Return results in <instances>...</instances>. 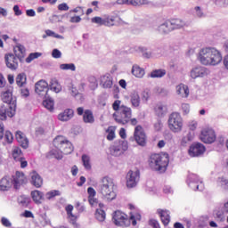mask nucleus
I'll return each mask as SVG.
<instances>
[{
	"label": "nucleus",
	"mask_w": 228,
	"mask_h": 228,
	"mask_svg": "<svg viewBox=\"0 0 228 228\" xmlns=\"http://www.w3.org/2000/svg\"><path fill=\"white\" fill-rule=\"evenodd\" d=\"M130 102L132 104V107H134V108L140 107V102H141L140 94H137L136 92H133L130 94Z\"/></svg>",
	"instance_id": "nucleus-34"
},
{
	"label": "nucleus",
	"mask_w": 228,
	"mask_h": 228,
	"mask_svg": "<svg viewBox=\"0 0 228 228\" xmlns=\"http://www.w3.org/2000/svg\"><path fill=\"white\" fill-rule=\"evenodd\" d=\"M13 11H14V12H15V16H20V15H22V12H21V10H20L19 5H14V6H13Z\"/></svg>",
	"instance_id": "nucleus-62"
},
{
	"label": "nucleus",
	"mask_w": 228,
	"mask_h": 228,
	"mask_svg": "<svg viewBox=\"0 0 228 228\" xmlns=\"http://www.w3.org/2000/svg\"><path fill=\"white\" fill-rule=\"evenodd\" d=\"M200 139L208 144H211L216 140V134L212 127L206 126L201 130Z\"/></svg>",
	"instance_id": "nucleus-8"
},
{
	"label": "nucleus",
	"mask_w": 228,
	"mask_h": 228,
	"mask_svg": "<svg viewBox=\"0 0 228 228\" xmlns=\"http://www.w3.org/2000/svg\"><path fill=\"white\" fill-rule=\"evenodd\" d=\"M199 59L200 63L205 66H217L222 62L223 56L216 48L205 47L200 50Z\"/></svg>",
	"instance_id": "nucleus-1"
},
{
	"label": "nucleus",
	"mask_w": 228,
	"mask_h": 228,
	"mask_svg": "<svg viewBox=\"0 0 228 228\" xmlns=\"http://www.w3.org/2000/svg\"><path fill=\"white\" fill-rule=\"evenodd\" d=\"M167 71L166 69H153L151 73V77L152 78H160L166 76Z\"/></svg>",
	"instance_id": "nucleus-42"
},
{
	"label": "nucleus",
	"mask_w": 228,
	"mask_h": 228,
	"mask_svg": "<svg viewBox=\"0 0 228 228\" xmlns=\"http://www.w3.org/2000/svg\"><path fill=\"white\" fill-rule=\"evenodd\" d=\"M100 86L104 89H110L113 86V77L110 73H105L100 77Z\"/></svg>",
	"instance_id": "nucleus-19"
},
{
	"label": "nucleus",
	"mask_w": 228,
	"mask_h": 228,
	"mask_svg": "<svg viewBox=\"0 0 228 228\" xmlns=\"http://www.w3.org/2000/svg\"><path fill=\"white\" fill-rule=\"evenodd\" d=\"M13 86H7L4 92L1 94V99L4 103H7L9 106H12V102H14L16 106V102L12 101V94H13Z\"/></svg>",
	"instance_id": "nucleus-16"
},
{
	"label": "nucleus",
	"mask_w": 228,
	"mask_h": 228,
	"mask_svg": "<svg viewBox=\"0 0 228 228\" xmlns=\"http://www.w3.org/2000/svg\"><path fill=\"white\" fill-rule=\"evenodd\" d=\"M12 188V182L7 177H3L0 181V191H7Z\"/></svg>",
	"instance_id": "nucleus-33"
},
{
	"label": "nucleus",
	"mask_w": 228,
	"mask_h": 228,
	"mask_svg": "<svg viewBox=\"0 0 228 228\" xmlns=\"http://www.w3.org/2000/svg\"><path fill=\"white\" fill-rule=\"evenodd\" d=\"M16 84L19 87H23L27 84V75L19 73L16 77Z\"/></svg>",
	"instance_id": "nucleus-38"
},
{
	"label": "nucleus",
	"mask_w": 228,
	"mask_h": 228,
	"mask_svg": "<svg viewBox=\"0 0 228 228\" xmlns=\"http://www.w3.org/2000/svg\"><path fill=\"white\" fill-rule=\"evenodd\" d=\"M74 117V110L71 109L65 110L62 113L59 114L60 121H68Z\"/></svg>",
	"instance_id": "nucleus-30"
},
{
	"label": "nucleus",
	"mask_w": 228,
	"mask_h": 228,
	"mask_svg": "<svg viewBox=\"0 0 228 228\" xmlns=\"http://www.w3.org/2000/svg\"><path fill=\"white\" fill-rule=\"evenodd\" d=\"M19 60L20 59L12 53H5L4 55L6 67L11 70H17L19 68Z\"/></svg>",
	"instance_id": "nucleus-14"
},
{
	"label": "nucleus",
	"mask_w": 228,
	"mask_h": 228,
	"mask_svg": "<svg viewBox=\"0 0 228 228\" xmlns=\"http://www.w3.org/2000/svg\"><path fill=\"white\" fill-rule=\"evenodd\" d=\"M42 55L41 53H31L28 57L26 58V61L30 63L33 60L39 58Z\"/></svg>",
	"instance_id": "nucleus-50"
},
{
	"label": "nucleus",
	"mask_w": 228,
	"mask_h": 228,
	"mask_svg": "<svg viewBox=\"0 0 228 228\" xmlns=\"http://www.w3.org/2000/svg\"><path fill=\"white\" fill-rule=\"evenodd\" d=\"M81 161H82L84 168L86 171H91L92 170L91 158L88 155L83 154L81 156Z\"/></svg>",
	"instance_id": "nucleus-35"
},
{
	"label": "nucleus",
	"mask_w": 228,
	"mask_h": 228,
	"mask_svg": "<svg viewBox=\"0 0 228 228\" xmlns=\"http://www.w3.org/2000/svg\"><path fill=\"white\" fill-rule=\"evenodd\" d=\"M60 12H68L69 10V6L66 3L60 4L57 7Z\"/></svg>",
	"instance_id": "nucleus-56"
},
{
	"label": "nucleus",
	"mask_w": 228,
	"mask_h": 228,
	"mask_svg": "<svg viewBox=\"0 0 228 228\" xmlns=\"http://www.w3.org/2000/svg\"><path fill=\"white\" fill-rule=\"evenodd\" d=\"M176 93L183 98H188L190 95L189 87L183 84H180L176 86Z\"/></svg>",
	"instance_id": "nucleus-28"
},
{
	"label": "nucleus",
	"mask_w": 228,
	"mask_h": 228,
	"mask_svg": "<svg viewBox=\"0 0 228 228\" xmlns=\"http://www.w3.org/2000/svg\"><path fill=\"white\" fill-rule=\"evenodd\" d=\"M12 158L15 159L16 162L20 164V167L22 169L26 168L28 167V161L23 157V153L19 147H14L12 150Z\"/></svg>",
	"instance_id": "nucleus-17"
},
{
	"label": "nucleus",
	"mask_w": 228,
	"mask_h": 228,
	"mask_svg": "<svg viewBox=\"0 0 228 228\" xmlns=\"http://www.w3.org/2000/svg\"><path fill=\"white\" fill-rule=\"evenodd\" d=\"M74 206L71 204H69L65 207V211L68 216V219L70 221L72 224H77V216L73 214Z\"/></svg>",
	"instance_id": "nucleus-25"
},
{
	"label": "nucleus",
	"mask_w": 228,
	"mask_h": 228,
	"mask_svg": "<svg viewBox=\"0 0 228 228\" xmlns=\"http://www.w3.org/2000/svg\"><path fill=\"white\" fill-rule=\"evenodd\" d=\"M204 152H206V147L200 142L193 143L189 149V155L191 158H199V156H202Z\"/></svg>",
	"instance_id": "nucleus-15"
},
{
	"label": "nucleus",
	"mask_w": 228,
	"mask_h": 228,
	"mask_svg": "<svg viewBox=\"0 0 228 228\" xmlns=\"http://www.w3.org/2000/svg\"><path fill=\"white\" fill-rule=\"evenodd\" d=\"M52 57L60 59L61 57V52L57 48L53 49V51H52Z\"/></svg>",
	"instance_id": "nucleus-57"
},
{
	"label": "nucleus",
	"mask_w": 228,
	"mask_h": 228,
	"mask_svg": "<svg viewBox=\"0 0 228 228\" xmlns=\"http://www.w3.org/2000/svg\"><path fill=\"white\" fill-rule=\"evenodd\" d=\"M77 114L83 116V122L86 124H93L95 122L94 112L91 110H85L83 107H78L77 109Z\"/></svg>",
	"instance_id": "nucleus-13"
},
{
	"label": "nucleus",
	"mask_w": 228,
	"mask_h": 228,
	"mask_svg": "<svg viewBox=\"0 0 228 228\" xmlns=\"http://www.w3.org/2000/svg\"><path fill=\"white\" fill-rule=\"evenodd\" d=\"M19 204L27 208L30 202V199L25 195H21L18 198Z\"/></svg>",
	"instance_id": "nucleus-47"
},
{
	"label": "nucleus",
	"mask_w": 228,
	"mask_h": 228,
	"mask_svg": "<svg viewBox=\"0 0 228 228\" xmlns=\"http://www.w3.org/2000/svg\"><path fill=\"white\" fill-rule=\"evenodd\" d=\"M151 168L159 173H165L169 164V157L166 153H152L149 159Z\"/></svg>",
	"instance_id": "nucleus-4"
},
{
	"label": "nucleus",
	"mask_w": 228,
	"mask_h": 228,
	"mask_svg": "<svg viewBox=\"0 0 228 228\" xmlns=\"http://www.w3.org/2000/svg\"><path fill=\"white\" fill-rule=\"evenodd\" d=\"M4 141L8 143H12L13 141V135L10 131H6L4 134Z\"/></svg>",
	"instance_id": "nucleus-52"
},
{
	"label": "nucleus",
	"mask_w": 228,
	"mask_h": 228,
	"mask_svg": "<svg viewBox=\"0 0 228 228\" xmlns=\"http://www.w3.org/2000/svg\"><path fill=\"white\" fill-rule=\"evenodd\" d=\"M182 110L184 114H188L190 112V105L188 103H183L182 105Z\"/></svg>",
	"instance_id": "nucleus-61"
},
{
	"label": "nucleus",
	"mask_w": 228,
	"mask_h": 228,
	"mask_svg": "<svg viewBox=\"0 0 228 228\" xmlns=\"http://www.w3.org/2000/svg\"><path fill=\"white\" fill-rule=\"evenodd\" d=\"M113 223L117 226L129 227V225L136 226L137 222L141 221L142 216L138 211H131L130 216L121 210H116L113 215Z\"/></svg>",
	"instance_id": "nucleus-2"
},
{
	"label": "nucleus",
	"mask_w": 228,
	"mask_h": 228,
	"mask_svg": "<svg viewBox=\"0 0 228 228\" xmlns=\"http://www.w3.org/2000/svg\"><path fill=\"white\" fill-rule=\"evenodd\" d=\"M170 23H171V25H172L173 30H175V29H180V28H183V27L186 26L185 21H183V20H181V19H172V20H170Z\"/></svg>",
	"instance_id": "nucleus-36"
},
{
	"label": "nucleus",
	"mask_w": 228,
	"mask_h": 228,
	"mask_svg": "<svg viewBox=\"0 0 228 228\" xmlns=\"http://www.w3.org/2000/svg\"><path fill=\"white\" fill-rule=\"evenodd\" d=\"M91 22L94 24H98L100 26H105V19L102 17L96 16L91 19Z\"/></svg>",
	"instance_id": "nucleus-49"
},
{
	"label": "nucleus",
	"mask_w": 228,
	"mask_h": 228,
	"mask_svg": "<svg viewBox=\"0 0 228 228\" xmlns=\"http://www.w3.org/2000/svg\"><path fill=\"white\" fill-rule=\"evenodd\" d=\"M53 146H55V149L58 151H61L62 154H71L74 151L72 142L62 135H57V137L53 139Z\"/></svg>",
	"instance_id": "nucleus-6"
},
{
	"label": "nucleus",
	"mask_w": 228,
	"mask_h": 228,
	"mask_svg": "<svg viewBox=\"0 0 228 228\" xmlns=\"http://www.w3.org/2000/svg\"><path fill=\"white\" fill-rule=\"evenodd\" d=\"M20 94L23 97H28L29 96V90L28 88H22L20 90Z\"/></svg>",
	"instance_id": "nucleus-63"
},
{
	"label": "nucleus",
	"mask_w": 228,
	"mask_h": 228,
	"mask_svg": "<svg viewBox=\"0 0 228 228\" xmlns=\"http://www.w3.org/2000/svg\"><path fill=\"white\" fill-rule=\"evenodd\" d=\"M190 180L191 181L189 183V185L191 189L194 191H202L203 183L197 175H191Z\"/></svg>",
	"instance_id": "nucleus-21"
},
{
	"label": "nucleus",
	"mask_w": 228,
	"mask_h": 228,
	"mask_svg": "<svg viewBox=\"0 0 228 228\" xmlns=\"http://www.w3.org/2000/svg\"><path fill=\"white\" fill-rule=\"evenodd\" d=\"M149 224L152 227V228H160V224L159 223L158 220L156 219H151L149 221Z\"/></svg>",
	"instance_id": "nucleus-58"
},
{
	"label": "nucleus",
	"mask_w": 228,
	"mask_h": 228,
	"mask_svg": "<svg viewBox=\"0 0 228 228\" xmlns=\"http://www.w3.org/2000/svg\"><path fill=\"white\" fill-rule=\"evenodd\" d=\"M121 103L122 102L118 100L113 102L112 109L116 111L113 113V118L118 124L125 126L131 120L133 110L126 105H121Z\"/></svg>",
	"instance_id": "nucleus-3"
},
{
	"label": "nucleus",
	"mask_w": 228,
	"mask_h": 228,
	"mask_svg": "<svg viewBox=\"0 0 228 228\" xmlns=\"http://www.w3.org/2000/svg\"><path fill=\"white\" fill-rule=\"evenodd\" d=\"M207 68H202L201 66H200L199 68H194V69H191V77L193 79H196L197 77H203L207 76Z\"/></svg>",
	"instance_id": "nucleus-26"
},
{
	"label": "nucleus",
	"mask_w": 228,
	"mask_h": 228,
	"mask_svg": "<svg viewBox=\"0 0 228 228\" xmlns=\"http://www.w3.org/2000/svg\"><path fill=\"white\" fill-rule=\"evenodd\" d=\"M219 183H221V186L224 190H228V180L227 179H224V177L219 178Z\"/></svg>",
	"instance_id": "nucleus-59"
},
{
	"label": "nucleus",
	"mask_w": 228,
	"mask_h": 228,
	"mask_svg": "<svg viewBox=\"0 0 228 228\" xmlns=\"http://www.w3.org/2000/svg\"><path fill=\"white\" fill-rule=\"evenodd\" d=\"M88 203L91 207H96L99 204V200L95 197L88 198Z\"/></svg>",
	"instance_id": "nucleus-55"
},
{
	"label": "nucleus",
	"mask_w": 228,
	"mask_h": 228,
	"mask_svg": "<svg viewBox=\"0 0 228 228\" xmlns=\"http://www.w3.org/2000/svg\"><path fill=\"white\" fill-rule=\"evenodd\" d=\"M49 91L47 82L41 80L36 84V93L39 95H46L47 92Z\"/></svg>",
	"instance_id": "nucleus-23"
},
{
	"label": "nucleus",
	"mask_w": 228,
	"mask_h": 228,
	"mask_svg": "<svg viewBox=\"0 0 228 228\" xmlns=\"http://www.w3.org/2000/svg\"><path fill=\"white\" fill-rule=\"evenodd\" d=\"M183 126V118L178 112H173L168 118V127L174 133H179Z\"/></svg>",
	"instance_id": "nucleus-7"
},
{
	"label": "nucleus",
	"mask_w": 228,
	"mask_h": 228,
	"mask_svg": "<svg viewBox=\"0 0 228 228\" xmlns=\"http://www.w3.org/2000/svg\"><path fill=\"white\" fill-rule=\"evenodd\" d=\"M87 194H88V199L89 198H95L96 197V191L94 187H88L87 188Z\"/></svg>",
	"instance_id": "nucleus-54"
},
{
	"label": "nucleus",
	"mask_w": 228,
	"mask_h": 228,
	"mask_svg": "<svg viewBox=\"0 0 228 228\" xmlns=\"http://www.w3.org/2000/svg\"><path fill=\"white\" fill-rule=\"evenodd\" d=\"M16 112V105L12 102V106L10 105H1L0 106V119L5 121L7 117L12 118Z\"/></svg>",
	"instance_id": "nucleus-10"
},
{
	"label": "nucleus",
	"mask_w": 228,
	"mask_h": 228,
	"mask_svg": "<svg viewBox=\"0 0 228 228\" xmlns=\"http://www.w3.org/2000/svg\"><path fill=\"white\" fill-rule=\"evenodd\" d=\"M1 223L4 227H11L12 226V223L8 220V218H6L4 216L2 217Z\"/></svg>",
	"instance_id": "nucleus-60"
},
{
	"label": "nucleus",
	"mask_w": 228,
	"mask_h": 228,
	"mask_svg": "<svg viewBox=\"0 0 228 228\" xmlns=\"http://www.w3.org/2000/svg\"><path fill=\"white\" fill-rule=\"evenodd\" d=\"M167 107L161 103L157 104L154 108L156 115L159 117H162L167 112Z\"/></svg>",
	"instance_id": "nucleus-41"
},
{
	"label": "nucleus",
	"mask_w": 228,
	"mask_h": 228,
	"mask_svg": "<svg viewBox=\"0 0 228 228\" xmlns=\"http://www.w3.org/2000/svg\"><path fill=\"white\" fill-rule=\"evenodd\" d=\"M50 89L58 94L62 90V87L56 79H53L52 83L50 84Z\"/></svg>",
	"instance_id": "nucleus-43"
},
{
	"label": "nucleus",
	"mask_w": 228,
	"mask_h": 228,
	"mask_svg": "<svg viewBox=\"0 0 228 228\" xmlns=\"http://www.w3.org/2000/svg\"><path fill=\"white\" fill-rule=\"evenodd\" d=\"M26 55V49L22 45H19L14 48V56L22 61Z\"/></svg>",
	"instance_id": "nucleus-31"
},
{
	"label": "nucleus",
	"mask_w": 228,
	"mask_h": 228,
	"mask_svg": "<svg viewBox=\"0 0 228 228\" xmlns=\"http://www.w3.org/2000/svg\"><path fill=\"white\" fill-rule=\"evenodd\" d=\"M132 74L135 77L142 78L144 76L145 71L142 69V68H140V66H133Z\"/></svg>",
	"instance_id": "nucleus-39"
},
{
	"label": "nucleus",
	"mask_w": 228,
	"mask_h": 228,
	"mask_svg": "<svg viewBox=\"0 0 228 228\" xmlns=\"http://www.w3.org/2000/svg\"><path fill=\"white\" fill-rule=\"evenodd\" d=\"M160 34H168L174 30L171 21L169 20H166L163 24L159 26L158 28Z\"/></svg>",
	"instance_id": "nucleus-27"
},
{
	"label": "nucleus",
	"mask_w": 228,
	"mask_h": 228,
	"mask_svg": "<svg viewBox=\"0 0 228 228\" xmlns=\"http://www.w3.org/2000/svg\"><path fill=\"white\" fill-rule=\"evenodd\" d=\"M59 196H61V191L59 190H52V191L46 192V194H45L46 200H52L54 198L59 197Z\"/></svg>",
	"instance_id": "nucleus-44"
},
{
	"label": "nucleus",
	"mask_w": 228,
	"mask_h": 228,
	"mask_svg": "<svg viewBox=\"0 0 228 228\" xmlns=\"http://www.w3.org/2000/svg\"><path fill=\"white\" fill-rule=\"evenodd\" d=\"M107 140L112 141L116 138V128L114 126L108 127L107 131Z\"/></svg>",
	"instance_id": "nucleus-46"
},
{
	"label": "nucleus",
	"mask_w": 228,
	"mask_h": 228,
	"mask_svg": "<svg viewBox=\"0 0 228 228\" xmlns=\"http://www.w3.org/2000/svg\"><path fill=\"white\" fill-rule=\"evenodd\" d=\"M147 4V0H128V5H132L134 7L146 5Z\"/></svg>",
	"instance_id": "nucleus-45"
},
{
	"label": "nucleus",
	"mask_w": 228,
	"mask_h": 228,
	"mask_svg": "<svg viewBox=\"0 0 228 228\" xmlns=\"http://www.w3.org/2000/svg\"><path fill=\"white\" fill-rule=\"evenodd\" d=\"M118 19V15H109L106 18H104V22L106 27H113L115 26V23L117 20Z\"/></svg>",
	"instance_id": "nucleus-37"
},
{
	"label": "nucleus",
	"mask_w": 228,
	"mask_h": 228,
	"mask_svg": "<svg viewBox=\"0 0 228 228\" xmlns=\"http://www.w3.org/2000/svg\"><path fill=\"white\" fill-rule=\"evenodd\" d=\"M129 149L127 141H120L118 144L112 145L110 148V152L111 156H122L125 154L126 151Z\"/></svg>",
	"instance_id": "nucleus-9"
},
{
	"label": "nucleus",
	"mask_w": 228,
	"mask_h": 228,
	"mask_svg": "<svg viewBox=\"0 0 228 228\" xmlns=\"http://www.w3.org/2000/svg\"><path fill=\"white\" fill-rule=\"evenodd\" d=\"M45 33H46V37H55V38H61V35L56 34L54 31H53L51 29H46L45 31Z\"/></svg>",
	"instance_id": "nucleus-53"
},
{
	"label": "nucleus",
	"mask_w": 228,
	"mask_h": 228,
	"mask_svg": "<svg viewBox=\"0 0 228 228\" xmlns=\"http://www.w3.org/2000/svg\"><path fill=\"white\" fill-rule=\"evenodd\" d=\"M94 216L99 222H104L106 220V212L104 209L96 208Z\"/></svg>",
	"instance_id": "nucleus-40"
},
{
	"label": "nucleus",
	"mask_w": 228,
	"mask_h": 228,
	"mask_svg": "<svg viewBox=\"0 0 228 228\" xmlns=\"http://www.w3.org/2000/svg\"><path fill=\"white\" fill-rule=\"evenodd\" d=\"M157 213L159 216L160 220H161L162 224H164V226H167L168 224L170 223V212H169V210L159 208L157 210Z\"/></svg>",
	"instance_id": "nucleus-22"
},
{
	"label": "nucleus",
	"mask_w": 228,
	"mask_h": 228,
	"mask_svg": "<svg viewBox=\"0 0 228 228\" xmlns=\"http://www.w3.org/2000/svg\"><path fill=\"white\" fill-rule=\"evenodd\" d=\"M43 104L45 108H46V110L50 111H53L54 110V102L51 99L45 100Z\"/></svg>",
	"instance_id": "nucleus-48"
},
{
	"label": "nucleus",
	"mask_w": 228,
	"mask_h": 228,
	"mask_svg": "<svg viewBox=\"0 0 228 228\" xmlns=\"http://www.w3.org/2000/svg\"><path fill=\"white\" fill-rule=\"evenodd\" d=\"M150 98V94L148 91H144L142 94V99L145 102L148 101V99Z\"/></svg>",
	"instance_id": "nucleus-64"
},
{
	"label": "nucleus",
	"mask_w": 228,
	"mask_h": 228,
	"mask_svg": "<svg viewBox=\"0 0 228 228\" xmlns=\"http://www.w3.org/2000/svg\"><path fill=\"white\" fill-rule=\"evenodd\" d=\"M28 182L27 177L23 172L17 171L14 175H12V184L16 190L20 189V186L26 184Z\"/></svg>",
	"instance_id": "nucleus-18"
},
{
	"label": "nucleus",
	"mask_w": 228,
	"mask_h": 228,
	"mask_svg": "<svg viewBox=\"0 0 228 228\" xmlns=\"http://www.w3.org/2000/svg\"><path fill=\"white\" fill-rule=\"evenodd\" d=\"M31 197L35 203L37 205L42 204V201L45 199L43 191L38 190L32 191Z\"/></svg>",
	"instance_id": "nucleus-29"
},
{
	"label": "nucleus",
	"mask_w": 228,
	"mask_h": 228,
	"mask_svg": "<svg viewBox=\"0 0 228 228\" xmlns=\"http://www.w3.org/2000/svg\"><path fill=\"white\" fill-rule=\"evenodd\" d=\"M60 69L62 70L75 71L76 66H75V64H60Z\"/></svg>",
	"instance_id": "nucleus-51"
},
{
	"label": "nucleus",
	"mask_w": 228,
	"mask_h": 228,
	"mask_svg": "<svg viewBox=\"0 0 228 228\" xmlns=\"http://www.w3.org/2000/svg\"><path fill=\"white\" fill-rule=\"evenodd\" d=\"M134 139L141 147H145L147 136L142 126H137L134 131Z\"/></svg>",
	"instance_id": "nucleus-12"
},
{
	"label": "nucleus",
	"mask_w": 228,
	"mask_h": 228,
	"mask_svg": "<svg viewBox=\"0 0 228 228\" xmlns=\"http://www.w3.org/2000/svg\"><path fill=\"white\" fill-rule=\"evenodd\" d=\"M30 176L31 184L37 189L42 188V186L44 185V179L41 177V175L37 171H33Z\"/></svg>",
	"instance_id": "nucleus-20"
},
{
	"label": "nucleus",
	"mask_w": 228,
	"mask_h": 228,
	"mask_svg": "<svg viewBox=\"0 0 228 228\" xmlns=\"http://www.w3.org/2000/svg\"><path fill=\"white\" fill-rule=\"evenodd\" d=\"M63 152L61 151H57V150H52L46 153V159H53V158L55 159H62L63 158Z\"/></svg>",
	"instance_id": "nucleus-32"
},
{
	"label": "nucleus",
	"mask_w": 228,
	"mask_h": 228,
	"mask_svg": "<svg viewBox=\"0 0 228 228\" xmlns=\"http://www.w3.org/2000/svg\"><path fill=\"white\" fill-rule=\"evenodd\" d=\"M15 135H16V139L19 142L20 145L23 149H28V147L29 145V141L26 137L25 134L22 133L21 131H17Z\"/></svg>",
	"instance_id": "nucleus-24"
},
{
	"label": "nucleus",
	"mask_w": 228,
	"mask_h": 228,
	"mask_svg": "<svg viewBox=\"0 0 228 228\" xmlns=\"http://www.w3.org/2000/svg\"><path fill=\"white\" fill-rule=\"evenodd\" d=\"M115 183L112 178L105 176L102 179L100 193L108 201L114 200L117 198V193L114 190Z\"/></svg>",
	"instance_id": "nucleus-5"
},
{
	"label": "nucleus",
	"mask_w": 228,
	"mask_h": 228,
	"mask_svg": "<svg viewBox=\"0 0 228 228\" xmlns=\"http://www.w3.org/2000/svg\"><path fill=\"white\" fill-rule=\"evenodd\" d=\"M138 182H140V170H130L126 175V187L130 189L134 188Z\"/></svg>",
	"instance_id": "nucleus-11"
}]
</instances>
